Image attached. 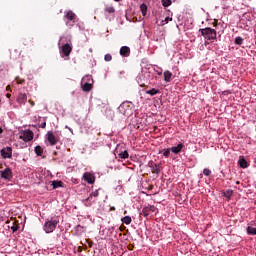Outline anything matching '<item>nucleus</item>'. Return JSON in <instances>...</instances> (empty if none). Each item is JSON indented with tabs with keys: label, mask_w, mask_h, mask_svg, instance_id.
I'll use <instances>...</instances> for the list:
<instances>
[{
	"label": "nucleus",
	"mask_w": 256,
	"mask_h": 256,
	"mask_svg": "<svg viewBox=\"0 0 256 256\" xmlns=\"http://www.w3.org/2000/svg\"><path fill=\"white\" fill-rule=\"evenodd\" d=\"M235 44L236 45H243V38L241 36H238L235 38Z\"/></svg>",
	"instance_id": "obj_30"
},
{
	"label": "nucleus",
	"mask_w": 256,
	"mask_h": 256,
	"mask_svg": "<svg viewBox=\"0 0 256 256\" xmlns=\"http://www.w3.org/2000/svg\"><path fill=\"white\" fill-rule=\"evenodd\" d=\"M6 97H7L8 99H10V98H11V94L7 93V94H6Z\"/></svg>",
	"instance_id": "obj_42"
},
{
	"label": "nucleus",
	"mask_w": 256,
	"mask_h": 256,
	"mask_svg": "<svg viewBox=\"0 0 256 256\" xmlns=\"http://www.w3.org/2000/svg\"><path fill=\"white\" fill-rule=\"evenodd\" d=\"M47 137V141L50 143V145H57V143H59V138H57V136H55V134H53V132L49 131L46 134Z\"/></svg>",
	"instance_id": "obj_7"
},
{
	"label": "nucleus",
	"mask_w": 256,
	"mask_h": 256,
	"mask_svg": "<svg viewBox=\"0 0 256 256\" xmlns=\"http://www.w3.org/2000/svg\"><path fill=\"white\" fill-rule=\"evenodd\" d=\"M88 247L91 249V247H93V241H89L88 242Z\"/></svg>",
	"instance_id": "obj_40"
},
{
	"label": "nucleus",
	"mask_w": 256,
	"mask_h": 256,
	"mask_svg": "<svg viewBox=\"0 0 256 256\" xmlns=\"http://www.w3.org/2000/svg\"><path fill=\"white\" fill-rule=\"evenodd\" d=\"M91 205H92L91 203H88L86 204V207H91Z\"/></svg>",
	"instance_id": "obj_45"
},
{
	"label": "nucleus",
	"mask_w": 256,
	"mask_h": 256,
	"mask_svg": "<svg viewBox=\"0 0 256 256\" xmlns=\"http://www.w3.org/2000/svg\"><path fill=\"white\" fill-rule=\"evenodd\" d=\"M169 21H173V18L166 17L165 20L162 21V25H167V23H169Z\"/></svg>",
	"instance_id": "obj_34"
},
{
	"label": "nucleus",
	"mask_w": 256,
	"mask_h": 256,
	"mask_svg": "<svg viewBox=\"0 0 256 256\" xmlns=\"http://www.w3.org/2000/svg\"><path fill=\"white\" fill-rule=\"evenodd\" d=\"M110 211H115V207L114 206L110 207Z\"/></svg>",
	"instance_id": "obj_44"
},
{
	"label": "nucleus",
	"mask_w": 256,
	"mask_h": 256,
	"mask_svg": "<svg viewBox=\"0 0 256 256\" xmlns=\"http://www.w3.org/2000/svg\"><path fill=\"white\" fill-rule=\"evenodd\" d=\"M171 77H173V73L169 70L164 71V81L166 83H171Z\"/></svg>",
	"instance_id": "obj_17"
},
{
	"label": "nucleus",
	"mask_w": 256,
	"mask_h": 256,
	"mask_svg": "<svg viewBox=\"0 0 256 256\" xmlns=\"http://www.w3.org/2000/svg\"><path fill=\"white\" fill-rule=\"evenodd\" d=\"M118 110L122 115H131V106H129L127 103H122Z\"/></svg>",
	"instance_id": "obj_4"
},
{
	"label": "nucleus",
	"mask_w": 256,
	"mask_h": 256,
	"mask_svg": "<svg viewBox=\"0 0 256 256\" xmlns=\"http://www.w3.org/2000/svg\"><path fill=\"white\" fill-rule=\"evenodd\" d=\"M223 197H226L227 199H231V197H233V190H227L223 192Z\"/></svg>",
	"instance_id": "obj_25"
},
{
	"label": "nucleus",
	"mask_w": 256,
	"mask_h": 256,
	"mask_svg": "<svg viewBox=\"0 0 256 256\" xmlns=\"http://www.w3.org/2000/svg\"><path fill=\"white\" fill-rule=\"evenodd\" d=\"M148 167H150L152 173H156V175H159V173H161V168L159 167V164L153 162V160L148 162Z\"/></svg>",
	"instance_id": "obj_9"
},
{
	"label": "nucleus",
	"mask_w": 256,
	"mask_h": 256,
	"mask_svg": "<svg viewBox=\"0 0 256 256\" xmlns=\"http://www.w3.org/2000/svg\"><path fill=\"white\" fill-rule=\"evenodd\" d=\"M20 139H23L26 143H29V141H33V132L31 130L25 131L22 136H20Z\"/></svg>",
	"instance_id": "obj_12"
},
{
	"label": "nucleus",
	"mask_w": 256,
	"mask_h": 256,
	"mask_svg": "<svg viewBox=\"0 0 256 256\" xmlns=\"http://www.w3.org/2000/svg\"><path fill=\"white\" fill-rule=\"evenodd\" d=\"M83 91L89 92L91 91V89H93V85L89 84V83H85L82 87Z\"/></svg>",
	"instance_id": "obj_24"
},
{
	"label": "nucleus",
	"mask_w": 256,
	"mask_h": 256,
	"mask_svg": "<svg viewBox=\"0 0 256 256\" xmlns=\"http://www.w3.org/2000/svg\"><path fill=\"white\" fill-rule=\"evenodd\" d=\"M238 165H239L242 169H247L248 163H247V160H245V157H243V156H240V157H239Z\"/></svg>",
	"instance_id": "obj_16"
},
{
	"label": "nucleus",
	"mask_w": 256,
	"mask_h": 256,
	"mask_svg": "<svg viewBox=\"0 0 256 256\" xmlns=\"http://www.w3.org/2000/svg\"><path fill=\"white\" fill-rule=\"evenodd\" d=\"M17 103L20 105H25L27 103V94L20 93L17 97Z\"/></svg>",
	"instance_id": "obj_14"
},
{
	"label": "nucleus",
	"mask_w": 256,
	"mask_h": 256,
	"mask_svg": "<svg viewBox=\"0 0 256 256\" xmlns=\"http://www.w3.org/2000/svg\"><path fill=\"white\" fill-rule=\"evenodd\" d=\"M183 147H185V145L180 143L177 146H173L172 148H170V150L172 151V153H175V155H179V153H181V151L183 150Z\"/></svg>",
	"instance_id": "obj_15"
},
{
	"label": "nucleus",
	"mask_w": 256,
	"mask_h": 256,
	"mask_svg": "<svg viewBox=\"0 0 256 256\" xmlns=\"http://www.w3.org/2000/svg\"><path fill=\"white\" fill-rule=\"evenodd\" d=\"M93 197H99V190L93 191L88 198L85 199L86 203H89Z\"/></svg>",
	"instance_id": "obj_18"
},
{
	"label": "nucleus",
	"mask_w": 256,
	"mask_h": 256,
	"mask_svg": "<svg viewBox=\"0 0 256 256\" xmlns=\"http://www.w3.org/2000/svg\"><path fill=\"white\" fill-rule=\"evenodd\" d=\"M146 94H147V95H151V97H153V95L159 94V90H157V89H155V88H152L151 90H147V91H146Z\"/></svg>",
	"instance_id": "obj_22"
},
{
	"label": "nucleus",
	"mask_w": 256,
	"mask_h": 256,
	"mask_svg": "<svg viewBox=\"0 0 256 256\" xmlns=\"http://www.w3.org/2000/svg\"><path fill=\"white\" fill-rule=\"evenodd\" d=\"M10 229L12 230L13 233H15L16 231H19V224H17V222L14 221Z\"/></svg>",
	"instance_id": "obj_27"
},
{
	"label": "nucleus",
	"mask_w": 256,
	"mask_h": 256,
	"mask_svg": "<svg viewBox=\"0 0 256 256\" xmlns=\"http://www.w3.org/2000/svg\"><path fill=\"white\" fill-rule=\"evenodd\" d=\"M64 19L67 27H74L75 21H77V14L73 10L66 11Z\"/></svg>",
	"instance_id": "obj_3"
},
{
	"label": "nucleus",
	"mask_w": 256,
	"mask_h": 256,
	"mask_svg": "<svg viewBox=\"0 0 256 256\" xmlns=\"http://www.w3.org/2000/svg\"><path fill=\"white\" fill-rule=\"evenodd\" d=\"M3 133V128H0V134Z\"/></svg>",
	"instance_id": "obj_46"
},
{
	"label": "nucleus",
	"mask_w": 256,
	"mask_h": 256,
	"mask_svg": "<svg viewBox=\"0 0 256 256\" xmlns=\"http://www.w3.org/2000/svg\"><path fill=\"white\" fill-rule=\"evenodd\" d=\"M6 91H11V86H10V85H8V86L6 87Z\"/></svg>",
	"instance_id": "obj_41"
},
{
	"label": "nucleus",
	"mask_w": 256,
	"mask_h": 256,
	"mask_svg": "<svg viewBox=\"0 0 256 256\" xmlns=\"http://www.w3.org/2000/svg\"><path fill=\"white\" fill-rule=\"evenodd\" d=\"M155 211H157L155 206H146L142 209V215L143 217H149V215H153Z\"/></svg>",
	"instance_id": "obj_6"
},
{
	"label": "nucleus",
	"mask_w": 256,
	"mask_h": 256,
	"mask_svg": "<svg viewBox=\"0 0 256 256\" xmlns=\"http://www.w3.org/2000/svg\"><path fill=\"white\" fill-rule=\"evenodd\" d=\"M120 55L122 57H129V55H131V48H129L128 46H122L120 48Z\"/></svg>",
	"instance_id": "obj_13"
},
{
	"label": "nucleus",
	"mask_w": 256,
	"mask_h": 256,
	"mask_svg": "<svg viewBox=\"0 0 256 256\" xmlns=\"http://www.w3.org/2000/svg\"><path fill=\"white\" fill-rule=\"evenodd\" d=\"M202 37L208 39V41H212L213 39H217V30L213 28H201L199 29Z\"/></svg>",
	"instance_id": "obj_2"
},
{
	"label": "nucleus",
	"mask_w": 256,
	"mask_h": 256,
	"mask_svg": "<svg viewBox=\"0 0 256 256\" xmlns=\"http://www.w3.org/2000/svg\"><path fill=\"white\" fill-rule=\"evenodd\" d=\"M2 179H6L9 181L10 179H13V171H11V168H5L4 170L0 171Z\"/></svg>",
	"instance_id": "obj_8"
},
{
	"label": "nucleus",
	"mask_w": 256,
	"mask_h": 256,
	"mask_svg": "<svg viewBox=\"0 0 256 256\" xmlns=\"http://www.w3.org/2000/svg\"><path fill=\"white\" fill-rule=\"evenodd\" d=\"M120 159H129V152L127 150L120 152L118 154Z\"/></svg>",
	"instance_id": "obj_20"
},
{
	"label": "nucleus",
	"mask_w": 256,
	"mask_h": 256,
	"mask_svg": "<svg viewBox=\"0 0 256 256\" xmlns=\"http://www.w3.org/2000/svg\"><path fill=\"white\" fill-rule=\"evenodd\" d=\"M73 51V47L69 44H64L61 49V53L64 57H69L71 55V52Z\"/></svg>",
	"instance_id": "obj_10"
},
{
	"label": "nucleus",
	"mask_w": 256,
	"mask_h": 256,
	"mask_svg": "<svg viewBox=\"0 0 256 256\" xmlns=\"http://www.w3.org/2000/svg\"><path fill=\"white\" fill-rule=\"evenodd\" d=\"M214 27H217V23L214 22Z\"/></svg>",
	"instance_id": "obj_47"
},
{
	"label": "nucleus",
	"mask_w": 256,
	"mask_h": 256,
	"mask_svg": "<svg viewBox=\"0 0 256 256\" xmlns=\"http://www.w3.org/2000/svg\"><path fill=\"white\" fill-rule=\"evenodd\" d=\"M129 251H133V246H128Z\"/></svg>",
	"instance_id": "obj_43"
},
{
	"label": "nucleus",
	"mask_w": 256,
	"mask_h": 256,
	"mask_svg": "<svg viewBox=\"0 0 256 256\" xmlns=\"http://www.w3.org/2000/svg\"><path fill=\"white\" fill-rule=\"evenodd\" d=\"M28 102L30 103L31 107H35V102L33 100H29Z\"/></svg>",
	"instance_id": "obj_39"
},
{
	"label": "nucleus",
	"mask_w": 256,
	"mask_h": 256,
	"mask_svg": "<svg viewBox=\"0 0 256 256\" xmlns=\"http://www.w3.org/2000/svg\"><path fill=\"white\" fill-rule=\"evenodd\" d=\"M16 81L18 85H23L25 83V79H21L19 77H16Z\"/></svg>",
	"instance_id": "obj_36"
},
{
	"label": "nucleus",
	"mask_w": 256,
	"mask_h": 256,
	"mask_svg": "<svg viewBox=\"0 0 256 256\" xmlns=\"http://www.w3.org/2000/svg\"><path fill=\"white\" fill-rule=\"evenodd\" d=\"M121 221L124 223V225H131L133 220L131 219V216H125L121 219Z\"/></svg>",
	"instance_id": "obj_19"
},
{
	"label": "nucleus",
	"mask_w": 256,
	"mask_h": 256,
	"mask_svg": "<svg viewBox=\"0 0 256 256\" xmlns=\"http://www.w3.org/2000/svg\"><path fill=\"white\" fill-rule=\"evenodd\" d=\"M36 155H38L39 157H41V155H43V148L41 146H36L34 149Z\"/></svg>",
	"instance_id": "obj_23"
},
{
	"label": "nucleus",
	"mask_w": 256,
	"mask_h": 256,
	"mask_svg": "<svg viewBox=\"0 0 256 256\" xmlns=\"http://www.w3.org/2000/svg\"><path fill=\"white\" fill-rule=\"evenodd\" d=\"M41 129H45V127H47V122H43L41 125H40Z\"/></svg>",
	"instance_id": "obj_38"
},
{
	"label": "nucleus",
	"mask_w": 256,
	"mask_h": 256,
	"mask_svg": "<svg viewBox=\"0 0 256 256\" xmlns=\"http://www.w3.org/2000/svg\"><path fill=\"white\" fill-rule=\"evenodd\" d=\"M105 11L106 13H113L115 11V8L113 6H106Z\"/></svg>",
	"instance_id": "obj_32"
},
{
	"label": "nucleus",
	"mask_w": 256,
	"mask_h": 256,
	"mask_svg": "<svg viewBox=\"0 0 256 256\" xmlns=\"http://www.w3.org/2000/svg\"><path fill=\"white\" fill-rule=\"evenodd\" d=\"M171 0H162L163 7H171Z\"/></svg>",
	"instance_id": "obj_29"
},
{
	"label": "nucleus",
	"mask_w": 256,
	"mask_h": 256,
	"mask_svg": "<svg viewBox=\"0 0 256 256\" xmlns=\"http://www.w3.org/2000/svg\"><path fill=\"white\" fill-rule=\"evenodd\" d=\"M61 185H63L62 181H52L53 189H58V187H61Z\"/></svg>",
	"instance_id": "obj_26"
},
{
	"label": "nucleus",
	"mask_w": 256,
	"mask_h": 256,
	"mask_svg": "<svg viewBox=\"0 0 256 256\" xmlns=\"http://www.w3.org/2000/svg\"><path fill=\"white\" fill-rule=\"evenodd\" d=\"M112 59H113V56H111V54H106L104 56V60L107 61V62L111 61Z\"/></svg>",
	"instance_id": "obj_35"
},
{
	"label": "nucleus",
	"mask_w": 256,
	"mask_h": 256,
	"mask_svg": "<svg viewBox=\"0 0 256 256\" xmlns=\"http://www.w3.org/2000/svg\"><path fill=\"white\" fill-rule=\"evenodd\" d=\"M84 181H87L89 185H93L95 183V175L90 172H85L83 174Z\"/></svg>",
	"instance_id": "obj_11"
},
{
	"label": "nucleus",
	"mask_w": 256,
	"mask_h": 256,
	"mask_svg": "<svg viewBox=\"0 0 256 256\" xmlns=\"http://www.w3.org/2000/svg\"><path fill=\"white\" fill-rule=\"evenodd\" d=\"M1 156L3 157V159H11L12 155H13V148L11 147H6L3 148L1 151Z\"/></svg>",
	"instance_id": "obj_5"
},
{
	"label": "nucleus",
	"mask_w": 256,
	"mask_h": 256,
	"mask_svg": "<svg viewBox=\"0 0 256 256\" xmlns=\"http://www.w3.org/2000/svg\"><path fill=\"white\" fill-rule=\"evenodd\" d=\"M203 173H204V175H205L206 177H209V175H211V170H209V168H205V169L203 170Z\"/></svg>",
	"instance_id": "obj_37"
},
{
	"label": "nucleus",
	"mask_w": 256,
	"mask_h": 256,
	"mask_svg": "<svg viewBox=\"0 0 256 256\" xmlns=\"http://www.w3.org/2000/svg\"><path fill=\"white\" fill-rule=\"evenodd\" d=\"M140 9L143 17H145V15H147V6L145 4H141Z\"/></svg>",
	"instance_id": "obj_28"
},
{
	"label": "nucleus",
	"mask_w": 256,
	"mask_h": 256,
	"mask_svg": "<svg viewBox=\"0 0 256 256\" xmlns=\"http://www.w3.org/2000/svg\"><path fill=\"white\" fill-rule=\"evenodd\" d=\"M246 232L248 233V235H256V228L252 226H248L246 228Z\"/></svg>",
	"instance_id": "obj_21"
},
{
	"label": "nucleus",
	"mask_w": 256,
	"mask_h": 256,
	"mask_svg": "<svg viewBox=\"0 0 256 256\" xmlns=\"http://www.w3.org/2000/svg\"><path fill=\"white\" fill-rule=\"evenodd\" d=\"M76 231L78 233H83V231H85V228L83 226H81V225H77L76 226Z\"/></svg>",
	"instance_id": "obj_33"
},
{
	"label": "nucleus",
	"mask_w": 256,
	"mask_h": 256,
	"mask_svg": "<svg viewBox=\"0 0 256 256\" xmlns=\"http://www.w3.org/2000/svg\"><path fill=\"white\" fill-rule=\"evenodd\" d=\"M59 225V216H54L50 220H46L43 226L45 233H53Z\"/></svg>",
	"instance_id": "obj_1"
},
{
	"label": "nucleus",
	"mask_w": 256,
	"mask_h": 256,
	"mask_svg": "<svg viewBox=\"0 0 256 256\" xmlns=\"http://www.w3.org/2000/svg\"><path fill=\"white\" fill-rule=\"evenodd\" d=\"M163 155H164V157L168 158L169 155H171V148H167V149L163 150Z\"/></svg>",
	"instance_id": "obj_31"
}]
</instances>
